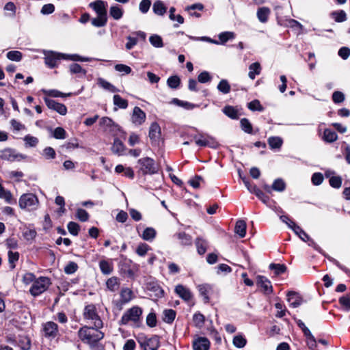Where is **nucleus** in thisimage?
Wrapping results in <instances>:
<instances>
[{
	"mask_svg": "<svg viewBox=\"0 0 350 350\" xmlns=\"http://www.w3.org/2000/svg\"><path fill=\"white\" fill-rule=\"evenodd\" d=\"M44 55V63L50 68L57 66V62L60 59L70 60L73 62H90L91 57H83L77 54H66L53 51H43Z\"/></svg>",
	"mask_w": 350,
	"mask_h": 350,
	"instance_id": "1",
	"label": "nucleus"
},
{
	"mask_svg": "<svg viewBox=\"0 0 350 350\" xmlns=\"http://www.w3.org/2000/svg\"><path fill=\"white\" fill-rule=\"evenodd\" d=\"M99 328L84 326L78 332V336L84 343L88 344L92 348H94L97 342L102 340L104 334L98 330Z\"/></svg>",
	"mask_w": 350,
	"mask_h": 350,
	"instance_id": "2",
	"label": "nucleus"
},
{
	"mask_svg": "<svg viewBox=\"0 0 350 350\" xmlns=\"http://www.w3.org/2000/svg\"><path fill=\"white\" fill-rule=\"evenodd\" d=\"M39 200L38 197L32 193H23L18 199L19 207L27 211H34L39 207Z\"/></svg>",
	"mask_w": 350,
	"mask_h": 350,
	"instance_id": "3",
	"label": "nucleus"
},
{
	"mask_svg": "<svg viewBox=\"0 0 350 350\" xmlns=\"http://www.w3.org/2000/svg\"><path fill=\"white\" fill-rule=\"evenodd\" d=\"M51 285V280L47 277H40L33 282L29 292L31 295L36 297L46 291Z\"/></svg>",
	"mask_w": 350,
	"mask_h": 350,
	"instance_id": "4",
	"label": "nucleus"
},
{
	"mask_svg": "<svg viewBox=\"0 0 350 350\" xmlns=\"http://www.w3.org/2000/svg\"><path fill=\"white\" fill-rule=\"evenodd\" d=\"M85 319L91 321L96 328H101L103 323L97 313L96 308L94 304H90L85 307L83 311Z\"/></svg>",
	"mask_w": 350,
	"mask_h": 350,
	"instance_id": "5",
	"label": "nucleus"
},
{
	"mask_svg": "<svg viewBox=\"0 0 350 350\" xmlns=\"http://www.w3.org/2000/svg\"><path fill=\"white\" fill-rule=\"evenodd\" d=\"M142 314V310L138 306H133L126 310L122 315L120 323L122 325H126L129 322H138Z\"/></svg>",
	"mask_w": 350,
	"mask_h": 350,
	"instance_id": "6",
	"label": "nucleus"
},
{
	"mask_svg": "<svg viewBox=\"0 0 350 350\" xmlns=\"http://www.w3.org/2000/svg\"><path fill=\"white\" fill-rule=\"evenodd\" d=\"M137 163L140 165V170L144 174H153L157 172L154 161L150 157L139 159Z\"/></svg>",
	"mask_w": 350,
	"mask_h": 350,
	"instance_id": "7",
	"label": "nucleus"
},
{
	"mask_svg": "<svg viewBox=\"0 0 350 350\" xmlns=\"http://www.w3.org/2000/svg\"><path fill=\"white\" fill-rule=\"evenodd\" d=\"M193 139L196 144L200 147L208 146L213 148H216L218 146L215 139L208 135L205 136L202 134H200L198 135H196L193 137Z\"/></svg>",
	"mask_w": 350,
	"mask_h": 350,
	"instance_id": "8",
	"label": "nucleus"
},
{
	"mask_svg": "<svg viewBox=\"0 0 350 350\" xmlns=\"http://www.w3.org/2000/svg\"><path fill=\"white\" fill-rule=\"evenodd\" d=\"M0 158L8 161H20L25 158L21 154L17 153L14 150L11 148H5L0 150Z\"/></svg>",
	"mask_w": 350,
	"mask_h": 350,
	"instance_id": "9",
	"label": "nucleus"
},
{
	"mask_svg": "<svg viewBox=\"0 0 350 350\" xmlns=\"http://www.w3.org/2000/svg\"><path fill=\"white\" fill-rule=\"evenodd\" d=\"M42 331L46 338L52 340L57 336L58 326L53 321H48L43 324Z\"/></svg>",
	"mask_w": 350,
	"mask_h": 350,
	"instance_id": "10",
	"label": "nucleus"
},
{
	"mask_svg": "<svg viewBox=\"0 0 350 350\" xmlns=\"http://www.w3.org/2000/svg\"><path fill=\"white\" fill-rule=\"evenodd\" d=\"M43 99L49 109L55 111L62 116H65L67 113V108L64 104L57 103L48 97H44Z\"/></svg>",
	"mask_w": 350,
	"mask_h": 350,
	"instance_id": "11",
	"label": "nucleus"
},
{
	"mask_svg": "<svg viewBox=\"0 0 350 350\" xmlns=\"http://www.w3.org/2000/svg\"><path fill=\"white\" fill-rule=\"evenodd\" d=\"M146 115L139 107H135L131 115V121L136 125H142L146 120Z\"/></svg>",
	"mask_w": 350,
	"mask_h": 350,
	"instance_id": "12",
	"label": "nucleus"
},
{
	"mask_svg": "<svg viewBox=\"0 0 350 350\" xmlns=\"http://www.w3.org/2000/svg\"><path fill=\"white\" fill-rule=\"evenodd\" d=\"M100 125L103 126L105 131H108L111 133H115L121 130L120 126L108 117L102 118L100 120Z\"/></svg>",
	"mask_w": 350,
	"mask_h": 350,
	"instance_id": "13",
	"label": "nucleus"
},
{
	"mask_svg": "<svg viewBox=\"0 0 350 350\" xmlns=\"http://www.w3.org/2000/svg\"><path fill=\"white\" fill-rule=\"evenodd\" d=\"M256 284L261 288L265 294H271L273 292V287L271 282L263 275H258L256 277Z\"/></svg>",
	"mask_w": 350,
	"mask_h": 350,
	"instance_id": "14",
	"label": "nucleus"
},
{
	"mask_svg": "<svg viewBox=\"0 0 350 350\" xmlns=\"http://www.w3.org/2000/svg\"><path fill=\"white\" fill-rule=\"evenodd\" d=\"M137 232L139 236L144 241L152 242L155 239L157 236V231L152 227H147L146 228L142 233L139 232V226H137L136 228Z\"/></svg>",
	"mask_w": 350,
	"mask_h": 350,
	"instance_id": "15",
	"label": "nucleus"
},
{
	"mask_svg": "<svg viewBox=\"0 0 350 350\" xmlns=\"http://www.w3.org/2000/svg\"><path fill=\"white\" fill-rule=\"evenodd\" d=\"M107 2L103 0H96L89 4V6L95 11L97 16H107Z\"/></svg>",
	"mask_w": 350,
	"mask_h": 350,
	"instance_id": "16",
	"label": "nucleus"
},
{
	"mask_svg": "<svg viewBox=\"0 0 350 350\" xmlns=\"http://www.w3.org/2000/svg\"><path fill=\"white\" fill-rule=\"evenodd\" d=\"M174 291L182 299L185 301H190L193 297V295L191 291L182 284L176 285Z\"/></svg>",
	"mask_w": 350,
	"mask_h": 350,
	"instance_id": "17",
	"label": "nucleus"
},
{
	"mask_svg": "<svg viewBox=\"0 0 350 350\" xmlns=\"http://www.w3.org/2000/svg\"><path fill=\"white\" fill-rule=\"evenodd\" d=\"M159 345V338L157 336H154L146 339L144 342H141V346L144 350H158Z\"/></svg>",
	"mask_w": 350,
	"mask_h": 350,
	"instance_id": "18",
	"label": "nucleus"
},
{
	"mask_svg": "<svg viewBox=\"0 0 350 350\" xmlns=\"http://www.w3.org/2000/svg\"><path fill=\"white\" fill-rule=\"evenodd\" d=\"M287 301L293 308H297L303 303L301 296L296 292L289 291L287 295Z\"/></svg>",
	"mask_w": 350,
	"mask_h": 350,
	"instance_id": "19",
	"label": "nucleus"
},
{
	"mask_svg": "<svg viewBox=\"0 0 350 350\" xmlns=\"http://www.w3.org/2000/svg\"><path fill=\"white\" fill-rule=\"evenodd\" d=\"M292 230L294 232L304 241L306 242L310 241L309 245H314L315 243L314 241L310 240V237L295 222H291Z\"/></svg>",
	"mask_w": 350,
	"mask_h": 350,
	"instance_id": "20",
	"label": "nucleus"
},
{
	"mask_svg": "<svg viewBox=\"0 0 350 350\" xmlns=\"http://www.w3.org/2000/svg\"><path fill=\"white\" fill-rule=\"evenodd\" d=\"M209 347L210 342L204 337H199L193 342V350H208Z\"/></svg>",
	"mask_w": 350,
	"mask_h": 350,
	"instance_id": "21",
	"label": "nucleus"
},
{
	"mask_svg": "<svg viewBox=\"0 0 350 350\" xmlns=\"http://www.w3.org/2000/svg\"><path fill=\"white\" fill-rule=\"evenodd\" d=\"M219 41L215 40V44H225L228 40H233L235 38V33L232 31H224L218 35Z\"/></svg>",
	"mask_w": 350,
	"mask_h": 350,
	"instance_id": "22",
	"label": "nucleus"
},
{
	"mask_svg": "<svg viewBox=\"0 0 350 350\" xmlns=\"http://www.w3.org/2000/svg\"><path fill=\"white\" fill-rule=\"evenodd\" d=\"M41 92L45 95L44 97H65V96H70L72 95V93H63L57 90H46V89H42Z\"/></svg>",
	"mask_w": 350,
	"mask_h": 350,
	"instance_id": "23",
	"label": "nucleus"
},
{
	"mask_svg": "<svg viewBox=\"0 0 350 350\" xmlns=\"http://www.w3.org/2000/svg\"><path fill=\"white\" fill-rule=\"evenodd\" d=\"M124 14V10L119 5H113L110 7L109 9V15L114 19V20H120Z\"/></svg>",
	"mask_w": 350,
	"mask_h": 350,
	"instance_id": "24",
	"label": "nucleus"
},
{
	"mask_svg": "<svg viewBox=\"0 0 350 350\" xmlns=\"http://www.w3.org/2000/svg\"><path fill=\"white\" fill-rule=\"evenodd\" d=\"M152 10L155 14L163 16L167 11V7L165 5L163 1L157 0L153 3Z\"/></svg>",
	"mask_w": 350,
	"mask_h": 350,
	"instance_id": "25",
	"label": "nucleus"
},
{
	"mask_svg": "<svg viewBox=\"0 0 350 350\" xmlns=\"http://www.w3.org/2000/svg\"><path fill=\"white\" fill-rule=\"evenodd\" d=\"M125 150V146L122 141L118 138H115L111 147V150L114 154L121 155Z\"/></svg>",
	"mask_w": 350,
	"mask_h": 350,
	"instance_id": "26",
	"label": "nucleus"
},
{
	"mask_svg": "<svg viewBox=\"0 0 350 350\" xmlns=\"http://www.w3.org/2000/svg\"><path fill=\"white\" fill-rule=\"evenodd\" d=\"M257 18L261 23H266L270 14V9L267 7H262L257 10Z\"/></svg>",
	"mask_w": 350,
	"mask_h": 350,
	"instance_id": "27",
	"label": "nucleus"
},
{
	"mask_svg": "<svg viewBox=\"0 0 350 350\" xmlns=\"http://www.w3.org/2000/svg\"><path fill=\"white\" fill-rule=\"evenodd\" d=\"M234 232L241 238H243L246 234V223L243 220H238L236 223Z\"/></svg>",
	"mask_w": 350,
	"mask_h": 350,
	"instance_id": "28",
	"label": "nucleus"
},
{
	"mask_svg": "<svg viewBox=\"0 0 350 350\" xmlns=\"http://www.w3.org/2000/svg\"><path fill=\"white\" fill-rule=\"evenodd\" d=\"M174 237H176L179 241L180 243L182 245H190L192 243V238L191 237L186 234L184 232L176 233Z\"/></svg>",
	"mask_w": 350,
	"mask_h": 350,
	"instance_id": "29",
	"label": "nucleus"
},
{
	"mask_svg": "<svg viewBox=\"0 0 350 350\" xmlns=\"http://www.w3.org/2000/svg\"><path fill=\"white\" fill-rule=\"evenodd\" d=\"M261 71V66L258 62L252 63L249 66L248 77L251 79H254L256 75H260Z\"/></svg>",
	"mask_w": 350,
	"mask_h": 350,
	"instance_id": "30",
	"label": "nucleus"
},
{
	"mask_svg": "<svg viewBox=\"0 0 350 350\" xmlns=\"http://www.w3.org/2000/svg\"><path fill=\"white\" fill-rule=\"evenodd\" d=\"M197 288L200 295L203 297L204 301L205 302H208V293L211 290V286L206 284H203L198 285Z\"/></svg>",
	"mask_w": 350,
	"mask_h": 350,
	"instance_id": "31",
	"label": "nucleus"
},
{
	"mask_svg": "<svg viewBox=\"0 0 350 350\" xmlns=\"http://www.w3.org/2000/svg\"><path fill=\"white\" fill-rule=\"evenodd\" d=\"M161 129L157 123H152L150 127L149 137L152 140L156 141L159 138Z\"/></svg>",
	"mask_w": 350,
	"mask_h": 350,
	"instance_id": "32",
	"label": "nucleus"
},
{
	"mask_svg": "<svg viewBox=\"0 0 350 350\" xmlns=\"http://www.w3.org/2000/svg\"><path fill=\"white\" fill-rule=\"evenodd\" d=\"M338 139V135L334 131L329 129H326L324 131L323 139L327 143H332L336 141Z\"/></svg>",
	"mask_w": 350,
	"mask_h": 350,
	"instance_id": "33",
	"label": "nucleus"
},
{
	"mask_svg": "<svg viewBox=\"0 0 350 350\" xmlns=\"http://www.w3.org/2000/svg\"><path fill=\"white\" fill-rule=\"evenodd\" d=\"M99 267L100 269L101 272L105 275H109L113 271L112 263L108 260H100L99 262Z\"/></svg>",
	"mask_w": 350,
	"mask_h": 350,
	"instance_id": "34",
	"label": "nucleus"
},
{
	"mask_svg": "<svg viewBox=\"0 0 350 350\" xmlns=\"http://www.w3.org/2000/svg\"><path fill=\"white\" fill-rule=\"evenodd\" d=\"M172 103L175 104L176 105L181 107L187 110H191V109H193L194 108L198 107V105H195L193 103H189L187 101L181 100L178 98H174L172 100Z\"/></svg>",
	"mask_w": 350,
	"mask_h": 350,
	"instance_id": "35",
	"label": "nucleus"
},
{
	"mask_svg": "<svg viewBox=\"0 0 350 350\" xmlns=\"http://www.w3.org/2000/svg\"><path fill=\"white\" fill-rule=\"evenodd\" d=\"M196 245L197 247V251L199 254H204L207 249L208 243L206 240L202 238H197L196 240Z\"/></svg>",
	"mask_w": 350,
	"mask_h": 350,
	"instance_id": "36",
	"label": "nucleus"
},
{
	"mask_svg": "<svg viewBox=\"0 0 350 350\" xmlns=\"http://www.w3.org/2000/svg\"><path fill=\"white\" fill-rule=\"evenodd\" d=\"M283 144V140L280 137H270L268 139V144L271 149H280Z\"/></svg>",
	"mask_w": 350,
	"mask_h": 350,
	"instance_id": "37",
	"label": "nucleus"
},
{
	"mask_svg": "<svg viewBox=\"0 0 350 350\" xmlns=\"http://www.w3.org/2000/svg\"><path fill=\"white\" fill-rule=\"evenodd\" d=\"M121 301L123 304L129 302L133 299V292L129 288H122L120 292Z\"/></svg>",
	"mask_w": 350,
	"mask_h": 350,
	"instance_id": "38",
	"label": "nucleus"
},
{
	"mask_svg": "<svg viewBox=\"0 0 350 350\" xmlns=\"http://www.w3.org/2000/svg\"><path fill=\"white\" fill-rule=\"evenodd\" d=\"M232 343L234 347L240 349L244 347L246 345L247 340L242 334H239L234 336Z\"/></svg>",
	"mask_w": 350,
	"mask_h": 350,
	"instance_id": "39",
	"label": "nucleus"
},
{
	"mask_svg": "<svg viewBox=\"0 0 350 350\" xmlns=\"http://www.w3.org/2000/svg\"><path fill=\"white\" fill-rule=\"evenodd\" d=\"M113 104L120 109H126L128 107V101L122 98L120 95L115 94L113 98Z\"/></svg>",
	"mask_w": 350,
	"mask_h": 350,
	"instance_id": "40",
	"label": "nucleus"
},
{
	"mask_svg": "<svg viewBox=\"0 0 350 350\" xmlns=\"http://www.w3.org/2000/svg\"><path fill=\"white\" fill-rule=\"evenodd\" d=\"M0 198L3 199L7 203H12V195L11 192L6 190L0 183Z\"/></svg>",
	"mask_w": 350,
	"mask_h": 350,
	"instance_id": "41",
	"label": "nucleus"
},
{
	"mask_svg": "<svg viewBox=\"0 0 350 350\" xmlns=\"http://www.w3.org/2000/svg\"><path fill=\"white\" fill-rule=\"evenodd\" d=\"M37 235V232L35 229L29 227L25 228L23 231V236L25 240L29 241H33Z\"/></svg>",
	"mask_w": 350,
	"mask_h": 350,
	"instance_id": "42",
	"label": "nucleus"
},
{
	"mask_svg": "<svg viewBox=\"0 0 350 350\" xmlns=\"http://www.w3.org/2000/svg\"><path fill=\"white\" fill-rule=\"evenodd\" d=\"M98 84L103 89L107 90L111 92H118V90L114 85L102 78H99L98 79Z\"/></svg>",
	"mask_w": 350,
	"mask_h": 350,
	"instance_id": "43",
	"label": "nucleus"
},
{
	"mask_svg": "<svg viewBox=\"0 0 350 350\" xmlns=\"http://www.w3.org/2000/svg\"><path fill=\"white\" fill-rule=\"evenodd\" d=\"M217 88L220 92L224 94H228L231 90L229 83L226 79L221 80L218 83Z\"/></svg>",
	"mask_w": 350,
	"mask_h": 350,
	"instance_id": "44",
	"label": "nucleus"
},
{
	"mask_svg": "<svg viewBox=\"0 0 350 350\" xmlns=\"http://www.w3.org/2000/svg\"><path fill=\"white\" fill-rule=\"evenodd\" d=\"M223 112L231 119H237L239 118L237 110L232 106H226L223 109Z\"/></svg>",
	"mask_w": 350,
	"mask_h": 350,
	"instance_id": "45",
	"label": "nucleus"
},
{
	"mask_svg": "<svg viewBox=\"0 0 350 350\" xmlns=\"http://www.w3.org/2000/svg\"><path fill=\"white\" fill-rule=\"evenodd\" d=\"M106 285L109 291L114 292L119 288L118 279L116 277H111L107 280Z\"/></svg>",
	"mask_w": 350,
	"mask_h": 350,
	"instance_id": "46",
	"label": "nucleus"
},
{
	"mask_svg": "<svg viewBox=\"0 0 350 350\" xmlns=\"http://www.w3.org/2000/svg\"><path fill=\"white\" fill-rule=\"evenodd\" d=\"M269 269L274 271L276 275H281L286 271V267L283 264H274L269 265Z\"/></svg>",
	"mask_w": 350,
	"mask_h": 350,
	"instance_id": "47",
	"label": "nucleus"
},
{
	"mask_svg": "<svg viewBox=\"0 0 350 350\" xmlns=\"http://www.w3.org/2000/svg\"><path fill=\"white\" fill-rule=\"evenodd\" d=\"M271 188L275 191L282 192L285 189L286 184L282 179L278 178L273 181Z\"/></svg>",
	"mask_w": 350,
	"mask_h": 350,
	"instance_id": "48",
	"label": "nucleus"
},
{
	"mask_svg": "<svg viewBox=\"0 0 350 350\" xmlns=\"http://www.w3.org/2000/svg\"><path fill=\"white\" fill-rule=\"evenodd\" d=\"M150 44L156 48H161L163 46V40L161 37L157 34L152 35L149 38Z\"/></svg>",
	"mask_w": 350,
	"mask_h": 350,
	"instance_id": "49",
	"label": "nucleus"
},
{
	"mask_svg": "<svg viewBox=\"0 0 350 350\" xmlns=\"http://www.w3.org/2000/svg\"><path fill=\"white\" fill-rule=\"evenodd\" d=\"M107 16H97L96 18H94L92 20V25L96 27H104L107 24Z\"/></svg>",
	"mask_w": 350,
	"mask_h": 350,
	"instance_id": "50",
	"label": "nucleus"
},
{
	"mask_svg": "<svg viewBox=\"0 0 350 350\" xmlns=\"http://www.w3.org/2000/svg\"><path fill=\"white\" fill-rule=\"evenodd\" d=\"M150 250V246L145 243H140L136 248V254L139 256H144Z\"/></svg>",
	"mask_w": 350,
	"mask_h": 350,
	"instance_id": "51",
	"label": "nucleus"
},
{
	"mask_svg": "<svg viewBox=\"0 0 350 350\" xmlns=\"http://www.w3.org/2000/svg\"><path fill=\"white\" fill-rule=\"evenodd\" d=\"M306 337V344L310 350H316L317 347V340L314 336L310 332L308 334L305 335Z\"/></svg>",
	"mask_w": 350,
	"mask_h": 350,
	"instance_id": "52",
	"label": "nucleus"
},
{
	"mask_svg": "<svg viewBox=\"0 0 350 350\" xmlns=\"http://www.w3.org/2000/svg\"><path fill=\"white\" fill-rule=\"evenodd\" d=\"M19 254L17 252H12L10 250L8 252V260L11 269L15 267V263L18 260Z\"/></svg>",
	"mask_w": 350,
	"mask_h": 350,
	"instance_id": "53",
	"label": "nucleus"
},
{
	"mask_svg": "<svg viewBox=\"0 0 350 350\" xmlns=\"http://www.w3.org/2000/svg\"><path fill=\"white\" fill-rule=\"evenodd\" d=\"M163 314V321L167 323H171L176 317V312L172 309L165 310Z\"/></svg>",
	"mask_w": 350,
	"mask_h": 350,
	"instance_id": "54",
	"label": "nucleus"
},
{
	"mask_svg": "<svg viewBox=\"0 0 350 350\" xmlns=\"http://www.w3.org/2000/svg\"><path fill=\"white\" fill-rule=\"evenodd\" d=\"M180 83V79L176 75L172 76V77H169L167 80V85L170 88H172V89H176L179 86Z\"/></svg>",
	"mask_w": 350,
	"mask_h": 350,
	"instance_id": "55",
	"label": "nucleus"
},
{
	"mask_svg": "<svg viewBox=\"0 0 350 350\" xmlns=\"http://www.w3.org/2000/svg\"><path fill=\"white\" fill-rule=\"evenodd\" d=\"M6 56L10 60L14 62H19L22 59V53L18 51H9Z\"/></svg>",
	"mask_w": 350,
	"mask_h": 350,
	"instance_id": "56",
	"label": "nucleus"
},
{
	"mask_svg": "<svg viewBox=\"0 0 350 350\" xmlns=\"http://www.w3.org/2000/svg\"><path fill=\"white\" fill-rule=\"evenodd\" d=\"M53 137L57 139H64L66 137V132L62 127H57L53 131Z\"/></svg>",
	"mask_w": 350,
	"mask_h": 350,
	"instance_id": "57",
	"label": "nucleus"
},
{
	"mask_svg": "<svg viewBox=\"0 0 350 350\" xmlns=\"http://www.w3.org/2000/svg\"><path fill=\"white\" fill-rule=\"evenodd\" d=\"M24 142L27 146L35 147L38 144V139L36 137L27 135L24 137Z\"/></svg>",
	"mask_w": 350,
	"mask_h": 350,
	"instance_id": "58",
	"label": "nucleus"
},
{
	"mask_svg": "<svg viewBox=\"0 0 350 350\" xmlns=\"http://www.w3.org/2000/svg\"><path fill=\"white\" fill-rule=\"evenodd\" d=\"M242 130L247 133H252V126L247 118H243L240 121Z\"/></svg>",
	"mask_w": 350,
	"mask_h": 350,
	"instance_id": "59",
	"label": "nucleus"
},
{
	"mask_svg": "<svg viewBox=\"0 0 350 350\" xmlns=\"http://www.w3.org/2000/svg\"><path fill=\"white\" fill-rule=\"evenodd\" d=\"M212 79V77L210 73L207 71H203L200 72L198 76V81L200 83H205L211 81Z\"/></svg>",
	"mask_w": 350,
	"mask_h": 350,
	"instance_id": "60",
	"label": "nucleus"
},
{
	"mask_svg": "<svg viewBox=\"0 0 350 350\" xmlns=\"http://www.w3.org/2000/svg\"><path fill=\"white\" fill-rule=\"evenodd\" d=\"M332 15L335 21L338 23L345 21L347 19L346 13L343 10L334 12Z\"/></svg>",
	"mask_w": 350,
	"mask_h": 350,
	"instance_id": "61",
	"label": "nucleus"
},
{
	"mask_svg": "<svg viewBox=\"0 0 350 350\" xmlns=\"http://www.w3.org/2000/svg\"><path fill=\"white\" fill-rule=\"evenodd\" d=\"M68 230L69 231V232L74 235V236H77L79 233V229H80V227H79V225L78 224H77L76 222H74V221H70L68 224Z\"/></svg>",
	"mask_w": 350,
	"mask_h": 350,
	"instance_id": "62",
	"label": "nucleus"
},
{
	"mask_svg": "<svg viewBox=\"0 0 350 350\" xmlns=\"http://www.w3.org/2000/svg\"><path fill=\"white\" fill-rule=\"evenodd\" d=\"M43 156L46 159H53L56 157L55 150L51 147H46L43 150Z\"/></svg>",
	"mask_w": 350,
	"mask_h": 350,
	"instance_id": "63",
	"label": "nucleus"
},
{
	"mask_svg": "<svg viewBox=\"0 0 350 350\" xmlns=\"http://www.w3.org/2000/svg\"><path fill=\"white\" fill-rule=\"evenodd\" d=\"M78 265L75 262H69L64 267V272L67 274H72L77 271Z\"/></svg>",
	"mask_w": 350,
	"mask_h": 350,
	"instance_id": "64",
	"label": "nucleus"
}]
</instances>
